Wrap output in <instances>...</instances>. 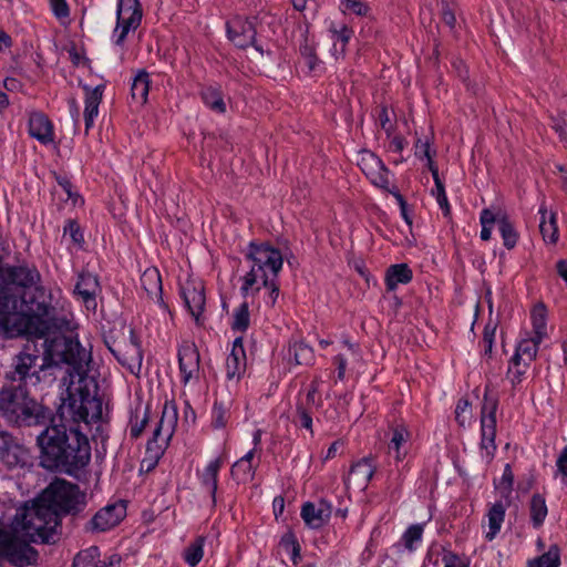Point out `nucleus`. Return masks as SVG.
<instances>
[{"label": "nucleus", "instance_id": "nucleus-46", "mask_svg": "<svg viewBox=\"0 0 567 567\" xmlns=\"http://www.w3.org/2000/svg\"><path fill=\"white\" fill-rule=\"evenodd\" d=\"M279 545L290 553L291 561L297 566L301 559V546L292 532H287L280 538Z\"/></svg>", "mask_w": 567, "mask_h": 567}, {"label": "nucleus", "instance_id": "nucleus-3", "mask_svg": "<svg viewBox=\"0 0 567 567\" xmlns=\"http://www.w3.org/2000/svg\"><path fill=\"white\" fill-rule=\"evenodd\" d=\"M0 416L12 426H44L51 420V410L33 398L28 386L3 383L0 389Z\"/></svg>", "mask_w": 567, "mask_h": 567}, {"label": "nucleus", "instance_id": "nucleus-35", "mask_svg": "<svg viewBox=\"0 0 567 567\" xmlns=\"http://www.w3.org/2000/svg\"><path fill=\"white\" fill-rule=\"evenodd\" d=\"M548 514L545 497L540 494H534L529 502L530 522L534 528H539Z\"/></svg>", "mask_w": 567, "mask_h": 567}, {"label": "nucleus", "instance_id": "nucleus-42", "mask_svg": "<svg viewBox=\"0 0 567 567\" xmlns=\"http://www.w3.org/2000/svg\"><path fill=\"white\" fill-rule=\"evenodd\" d=\"M204 545L205 538L198 536L185 548L183 558L188 566L195 567L199 564L204 556Z\"/></svg>", "mask_w": 567, "mask_h": 567}, {"label": "nucleus", "instance_id": "nucleus-36", "mask_svg": "<svg viewBox=\"0 0 567 567\" xmlns=\"http://www.w3.org/2000/svg\"><path fill=\"white\" fill-rule=\"evenodd\" d=\"M150 91V74L145 70H141L135 75L132 86L131 93L132 97L143 104L147 101Z\"/></svg>", "mask_w": 567, "mask_h": 567}, {"label": "nucleus", "instance_id": "nucleus-5", "mask_svg": "<svg viewBox=\"0 0 567 567\" xmlns=\"http://www.w3.org/2000/svg\"><path fill=\"white\" fill-rule=\"evenodd\" d=\"M17 525L31 542L49 544L55 542L60 518L54 509L39 498L18 514Z\"/></svg>", "mask_w": 567, "mask_h": 567}, {"label": "nucleus", "instance_id": "nucleus-8", "mask_svg": "<svg viewBox=\"0 0 567 567\" xmlns=\"http://www.w3.org/2000/svg\"><path fill=\"white\" fill-rule=\"evenodd\" d=\"M498 409V398L492 395L486 390L483 396L481 408V442L480 449L482 457L489 463L496 453L497 445L495 443L496 437V412Z\"/></svg>", "mask_w": 567, "mask_h": 567}, {"label": "nucleus", "instance_id": "nucleus-9", "mask_svg": "<svg viewBox=\"0 0 567 567\" xmlns=\"http://www.w3.org/2000/svg\"><path fill=\"white\" fill-rule=\"evenodd\" d=\"M0 559L14 567H27L37 563L38 551L12 532L0 527Z\"/></svg>", "mask_w": 567, "mask_h": 567}, {"label": "nucleus", "instance_id": "nucleus-34", "mask_svg": "<svg viewBox=\"0 0 567 567\" xmlns=\"http://www.w3.org/2000/svg\"><path fill=\"white\" fill-rule=\"evenodd\" d=\"M430 172L432 174V177H433L434 184H435L434 189H432V195L435 196L436 202L443 212V215L445 217H449L451 215V206L449 204L444 184L440 178L437 166L431 164Z\"/></svg>", "mask_w": 567, "mask_h": 567}, {"label": "nucleus", "instance_id": "nucleus-31", "mask_svg": "<svg viewBox=\"0 0 567 567\" xmlns=\"http://www.w3.org/2000/svg\"><path fill=\"white\" fill-rule=\"evenodd\" d=\"M221 467L220 458L210 461L199 475L200 484L212 497L213 503H216V492L218 484V473Z\"/></svg>", "mask_w": 567, "mask_h": 567}, {"label": "nucleus", "instance_id": "nucleus-43", "mask_svg": "<svg viewBox=\"0 0 567 567\" xmlns=\"http://www.w3.org/2000/svg\"><path fill=\"white\" fill-rule=\"evenodd\" d=\"M148 410L144 409L142 413L141 406H137L131 412L130 416V436L132 439H138L143 433L146 424L148 423Z\"/></svg>", "mask_w": 567, "mask_h": 567}, {"label": "nucleus", "instance_id": "nucleus-60", "mask_svg": "<svg viewBox=\"0 0 567 567\" xmlns=\"http://www.w3.org/2000/svg\"><path fill=\"white\" fill-rule=\"evenodd\" d=\"M212 424L215 429H221L227 424V412L221 404H214Z\"/></svg>", "mask_w": 567, "mask_h": 567}, {"label": "nucleus", "instance_id": "nucleus-55", "mask_svg": "<svg viewBox=\"0 0 567 567\" xmlns=\"http://www.w3.org/2000/svg\"><path fill=\"white\" fill-rule=\"evenodd\" d=\"M341 6L344 12L354 13L359 17L367 16L370 10L369 7L360 0H342Z\"/></svg>", "mask_w": 567, "mask_h": 567}, {"label": "nucleus", "instance_id": "nucleus-48", "mask_svg": "<svg viewBox=\"0 0 567 567\" xmlns=\"http://www.w3.org/2000/svg\"><path fill=\"white\" fill-rule=\"evenodd\" d=\"M497 221V214L491 208H484L480 215V223L482 225L481 239L487 241L492 237L494 224Z\"/></svg>", "mask_w": 567, "mask_h": 567}, {"label": "nucleus", "instance_id": "nucleus-12", "mask_svg": "<svg viewBox=\"0 0 567 567\" xmlns=\"http://www.w3.org/2000/svg\"><path fill=\"white\" fill-rule=\"evenodd\" d=\"M228 39L239 49H247L254 47L258 52L262 53L264 50L256 41V25L255 18H244L236 16L226 23Z\"/></svg>", "mask_w": 567, "mask_h": 567}, {"label": "nucleus", "instance_id": "nucleus-47", "mask_svg": "<svg viewBox=\"0 0 567 567\" xmlns=\"http://www.w3.org/2000/svg\"><path fill=\"white\" fill-rule=\"evenodd\" d=\"M250 324V315L247 302L239 305L233 313L231 329L234 331L245 332Z\"/></svg>", "mask_w": 567, "mask_h": 567}, {"label": "nucleus", "instance_id": "nucleus-18", "mask_svg": "<svg viewBox=\"0 0 567 567\" xmlns=\"http://www.w3.org/2000/svg\"><path fill=\"white\" fill-rule=\"evenodd\" d=\"M105 343L118 363L123 367H126L131 372H134L135 368L137 370L141 369L143 354L140 340L133 329L130 330V343L126 346V350L124 352L114 344H111L109 341H105Z\"/></svg>", "mask_w": 567, "mask_h": 567}, {"label": "nucleus", "instance_id": "nucleus-45", "mask_svg": "<svg viewBox=\"0 0 567 567\" xmlns=\"http://www.w3.org/2000/svg\"><path fill=\"white\" fill-rule=\"evenodd\" d=\"M423 532V524H413L403 533L401 542L409 551L416 549V545L422 542Z\"/></svg>", "mask_w": 567, "mask_h": 567}, {"label": "nucleus", "instance_id": "nucleus-21", "mask_svg": "<svg viewBox=\"0 0 567 567\" xmlns=\"http://www.w3.org/2000/svg\"><path fill=\"white\" fill-rule=\"evenodd\" d=\"M178 365L184 384L199 379L200 355L194 343H185L179 348Z\"/></svg>", "mask_w": 567, "mask_h": 567}, {"label": "nucleus", "instance_id": "nucleus-23", "mask_svg": "<svg viewBox=\"0 0 567 567\" xmlns=\"http://www.w3.org/2000/svg\"><path fill=\"white\" fill-rule=\"evenodd\" d=\"M331 513V505L322 499L318 505L311 502L305 503L301 507L300 515L308 527L319 529L329 522Z\"/></svg>", "mask_w": 567, "mask_h": 567}, {"label": "nucleus", "instance_id": "nucleus-17", "mask_svg": "<svg viewBox=\"0 0 567 567\" xmlns=\"http://www.w3.org/2000/svg\"><path fill=\"white\" fill-rule=\"evenodd\" d=\"M126 515V507L122 503L110 504L101 508L86 523L89 532H106L117 526Z\"/></svg>", "mask_w": 567, "mask_h": 567}, {"label": "nucleus", "instance_id": "nucleus-24", "mask_svg": "<svg viewBox=\"0 0 567 567\" xmlns=\"http://www.w3.org/2000/svg\"><path fill=\"white\" fill-rule=\"evenodd\" d=\"M121 563L118 555H111L106 559H101L99 547L91 546L76 554L72 567H112Z\"/></svg>", "mask_w": 567, "mask_h": 567}, {"label": "nucleus", "instance_id": "nucleus-61", "mask_svg": "<svg viewBox=\"0 0 567 567\" xmlns=\"http://www.w3.org/2000/svg\"><path fill=\"white\" fill-rule=\"evenodd\" d=\"M49 2L56 19L65 20L70 17V8L65 0H49Z\"/></svg>", "mask_w": 567, "mask_h": 567}, {"label": "nucleus", "instance_id": "nucleus-13", "mask_svg": "<svg viewBox=\"0 0 567 567\" xmlns=\"http://www.w3.org/2000/svg\"><path fill=\"white\" fill-rule=\"evenodd\" d=\"M29 451L10 432L0 430V465L12 471L27 465Z\"/></svg>", "mask_w": 567, "mask_h": 567}, {"label": "nucleus", "instance_id": "nucleus-26", "mask_svg": "<svg viewBox=\"0 0 567 567\" xmlns=\"http://www.w3.org/2000/svg\"><path fill=\"white\" fill-rule=\"evenodd\" d=\"M104 89L105 86L102 84L93 89L87 85L83 86L85 92L84 122L86 134L93 127L94 121L99 114V106L103 97Z\"/></svg>", "mask_w": 567, "mask_h": 567}, {"label": "nucleus", "instance_id": "nucleus-52", "mask_svg": "<svg viewBox=\"0 0 567 567\" xmlns=\"http://www.w3.org/2000/svg\"><path fill=\"white\" fill-rule=\"evenodd\" d=\"M296 414L300 426L310 431L313 435L311 410H308L302 403H297Z\"/></svg>", "mask_w": 567, "mask_h": 567}, {"label": "nucleus", "instance_id": "nucleus-62", "mask_svg": "<svg viewBox=\"0 0 567 567\" xmlns=\"http://www.w3.org/2000/svg\"><path fill=\"white\" fill-rule=\"evenodd\" d=\"M378 123L380 127L386 133V135L390 136L393 131V125L391 123L389 111L385 105H381L378 109Z\"/></svg>", "mask_w": 567, "mask_h": 567}, {"label": "nucleus", "instance_id": "nucleus-32", "mask_svg": "<svg viewBox=\"0 0 567 567\" xmlns=\"http://www.w3.org/2000/svg\"><path fill=\"white\" fill-rule=\"evenodd\" d=\"M538 213L540 214L539 230L544 240L549 244H556L558 240L556 215L548 213L545 205L539 207Z\"/></svg>", "mask_w": 567, "mask_h": 567}, {"label": "nucleus", "instance_id": "nucleus-29", "mask_svg": "<svg viewBox=\"0 0 567 567\" xmlns=\"http://www.w3.org/2000/svg\"><path fill=\"white\" fill-rule=\"evenodd\" d=\"M254 456L255 449L248 451L231 466V476L238 483L246 484L254 480L256 471V466L252 464Z\"/></svg>", "mask_w": 567, "mask_h": 567}, {"label": "nucleus", "instance_id": "nucleus-7", "mask_svg": "<svg viewBox=\"0 0 567 567\" xmlns=\"http://www.w3.org/2000/svg\"><path fill=\"white\" fill-rule=\"evenodd\" d=\"M48 506L55 511L59 518L62 515H76L86 506V495L79 486L64 480H55L40 497Z\"/></svg>", "mask_w": 567, "mask_h": 567}, {"label": "nucleus", "instance_id": "nucleus-51", "mask_svg": "<svg viewBox=\"0 0 567 567\" xmlns=\"http://www.w3.org/2000/svg\"><path fill=\"white\" fill-rule=\"evenodd\" d=\"M470 416L471 403L467 399L462 398L457 401L455 408V420L460 426L465 427Z\"/></svg>", "mask_w": 567, "mask_h": 567}, {"label": "nucleus", "instance_id": "nucleus-41", "mask_svg": "<svg viewBox=\"0 0 567 567\" xmlns=\"http://www.w3.org/2000/svg\"><path fill=\"white\" fill-rule=\"evenodd\" d=\"M288 358L296 364H309L313 359V351L305 342L293 341L289 344Z\"/></svg>", "mask_w": 567, "mask_h": 567}, {"label": "nucleus", "instance_id": "nucleus-50", "mask_svg": "<svg viewBox=\"0 0 567 567\" xmlns=\"http://www.w3.org/2000/svg\"><path fill=\"white\" fill-rule=\"evenodd\" d=\"M320 382L321 381L319 379H313L309 384L306 401L301 402L305 406H307L308 410H311L313 406L320 408L322 404L321 398L319 395Z\"/></svg>", "mask_w": 567, "mask_h": 567}, {"label": "nucleus", "instance_id": "nucleus-28", "mask_svg": "<svg viewBox=\"0 0 567 567\" xmlns=\"http://www.w3.org/2000/svg\"><path fill=\"white\" fill-rule=\"evenodd\" d=\"M141 285L151 299L165 307L163 301L162 277L156 268H147L141 276Z\"/></svg>", "mask_w": 567, "mask_h": 567}, {"label": "nucleus", "instance_id": "nucleus-54", "mask_svg": "<svg viewBox=\"0 0 567 567\" xmlns=\"http://www.w3.org/2000/svg\"><path fill=\"white\" fill-rule=\"evenodd\" d=\"M276 279L277 278H266V279L259 280L260 285L257 284L255 286L257 291L260 290L261 286L270 289L269 295H268V300L266 301L270 306H274L276 303L277 298L279 296V286L277 284Z\"/></svg>", "mask_w": 567, "mask_h": 567}, {"label": "nucleus", "instance_id": "nucleus-16", "mask_svg": "<svg viewBox=\"0 0 567 567\" xmlns=\"http://www.w3.org/2000/svg\"><path fill=\"white\" fill-rule=\"evenodd\" d=\"M177 420L176 406L166 402L163 406L161 420L153 431V436L147 441L148 451H152L154 445L162 449L168 443L174 433Z\"/></svg>", "mask_w": 567, "mask_h": 567}, {"label": "nucleus", "instance_id": "nucleus-25", "mask_svg": "<svg viewBox=\"0 0 567 567\" xmlns=\"http://www.w3.org/2000/svg\"><path fill=\"white\" fill-rule=\"evenodd\" d=\"M377 471L374 457L364 456L350 467L346 484L353 482L358 487L365 488Z\"/></svg>", "mask_w": 567, "mask_h": 567}, {"label": "nucleus", "instance_id": "nucleus-57", "mask_svg": "<svg viewBox=\"0 0 567 567\" xmlns=\"http://www.w3.org/2000/svg\"><path fill=\"white\" fill-rule=\"evenodd\" d=\"M329 31L332 33V39L334 41H340L343 45H346L353 31L347 27V24H341V25H336V24H331Z\"/></svg>", "mask_w": 567, "mask_h": 567}, {"label": "nucleus", "instance_id": "nucleus-10", "mask_svg": "<svg viewBox=\"0 0 567 567\" xmlns=\"http://www.w3.org/2000/svg\"><path fill=\"white\" fill-rule=\"evenodd\" d=\"M39 355L29 353L25 350L19 352L12 359L11 369L4 373L3 383H16L27 386L28 382L37 384L40 382V371L45 364L38 367Z\"/></svg>", "mask_w": 567, "mask_h": 567}, {"label": "nucleus", "instance_id": "nucleus-53", "mask_svg": "<svg viewBox=\"0 0 567 567\" xmlns=\"http://www.w3.org/2000/svg\"><path fill=\"white\" fill-rule=\"evenodd\" d=\"M64 235L69 234L72 241L79 246L84 244V236L80 225L74 219H68L64 226Z\"/></svg>", "mask_w": 567, "mask_h": 567}, {"label": "nucleus", "instance_id": "nucleus-37", "mask_svg": "<svg viewBox=\"0 0 567 567\" xmlns=\"http://www.w3.org/2000/svg\"><path fill=\"white\" fill-rule=\"evenodd\" d=\"M496 223L498 224V229L503 238V245L507 249H513L516 246L519 237L518 233L514 228V225L505 214H497Z\"/></svg>", "mask_w": 567, "mask_h": 567}, {"label": "nucleus", "instance_id": "nucleus-33", "mask_svg": "<svg viewBox=\"0 0 567 567\" xmlns=\"http://www.w3.org/2000/svg\"><path fill=\"white\" fill-rule=\"evenodd\" d=\"M487 519L488 532L486 533L485 538L488 542H492L499 533L505 519V507L503 503L497 502L489 507L487 513Z\"/></svg>", "mask_w": 567, "mask_h": 567}, {"label": "nucleus", "instance_id": "nucleus-30", "mask_svg": "<svg viewBox=\"0 0 567 567\" xmlns=\"http://www.w3.org/2000/svg\"><path fill=\"white\" fill-rule=\"evenodd\" d=\"M413 278V272L406 264L391 265L385 271V286L393 291L399 285H406Z\"/></svg>", "mask_w": 567, "mask_h": 567}, {"label": "nucleus", "instance_id": "nucleus-56", "mask_svg": "<svg viewBox=\"0 0 567 567\" xmlns=\"http://www.w3.org/2000/svg\"><path fill=\"white\" fill-rule=\"evenodd\" d=\"M546 309L543 305L536 306L532 313L533 331H546Z\"/></svg>", "mask_w": 567, "mask_h": 567}, {"label": "nucleus", "instance_id": "nucleus-15", "mask_svg": "<svg viewBox=\"0 0 567 567\" xmlns=\"http://www.w3.org/2000/svg\"><path fill=\"white\" fill-rule=\"evenodd\" d=\"M386 453L395 462H403L410 449L411 432L403 420L389 423Z\"/></svg>", "mask_w": 567, "mask_h": 567}, {"label": "nucleus", "instance_id": "nucleus-27", "mask_svg": "<svg viewBox=\"0 0 567 567\" xmlns=\"http://www.w3.org/2000/svg\"><path fill=\"white\" fill-rule=\"evenodd\" d=\"M29 134L44 145L52 143L54 133L49 117L41 112L32 113L29 118Z\"/></svg>", "mask_w": 567, "mask_h": 567}, {"label": "nucleus", "instance_id": "nucleus-4", "mask_svg": "<svg viewBox=\"0 0 567 567\" xmlns=\"http://www.w3.org/2000/svg\"><path fill=\"white\" fill-rule=\"evenodd\" d=\"M10 281L24 289L34 288V296L29 298L27 292L22 296L30 315L25 320V332L42 338L51 328L50 311L52 307L45 301V289L40 286L41 275L37 267L21 265L10 267L7 271Z\"/></svg>", "mask_w": 567, "mask_h": 567}, {"label": "nucleus", "instance_id": "nucleus-44", "mask_svg": "<svg viewBox=\"0 0 567 567\" xmlns=\"http://www.w3.org/2000/svg\"><path fill=\"white\" fill-rule=\"evenodd\" d=\"M299 51L305 65L308 68L309 73H317L321 71V61L316 54L315 47L310 44L307 39L300 45Z\"/></svg>", "mask_w": 567, "mask_h": 567}, {"label": "nucleus", "instance_id": "nucleus-19", "mask_svg": "<svg viewBox=\"0 0 567 567\" xmlns=\"http://www.w3.org/2000/svg\"><path fill=\"white\" fill-rule=\"evenodd\" d=\"M100 292L101 285L96 275L89 271H82L79 274L78 281L74 287V293L83 301L87 310H96V297Z\"/></svg>", "mask_w": 567, "mask_h": 567}, {"label": "nucleus", "instance_id": "nucleus-2", "mask_svg": "<svg viewBox=\"0 0 567 567\" xmlns=\"http://www.w3.org/2000/svg\"><path fill=\"white\" fill-rule=\"evenodd\" d=\"M101 420L102 417L85 422L62 417L60 406L58 417L51 416L50 425H47L37 437L40 465L49 471L78 476L91 461L90 441L82 432L81 424L87 427Z\"/></svg>", "mask_w": 567, "mask_h": 567}, {"label": "nucleus", "instance_id": "nucleus-49", "mask_svg": "<svg viewBox=\"0 0 567 567\" xmlns=\"http://www.w3.org/2000/svg\"><path fill=\"white\" fill-rule=\"evenodd\" d=\"M528 367V362H518V364L509 362L506 379L511 382L513 388L523 381V377L526 374Z\"/></svg>", "mask_w": 567, "mask_h": 567}, {"label": "nucleus", "instance_id": "nucleus-58", "mask_svg": "<svg viewBox=\"0 0 567 567\" xmlns=\"http://www.w3.org/2000/svg\"><path fill=\"white\" fill-rule=\"evenodd\" d=\"M550 125L561 140L567 138V114L566 113H559L556 116H551Z\"/></svg>", "mask_w": 567, "mask_h": 567}, {"label": "nucleus", "instance_id": "nucleus-11", "mask_svg": "<svg viewBox=\"0 0 567 567\" xmlns=\"http://www.w3.org/2000/svg\"><path fill=\"white\" fill-rule=\"evenodd\" d=\"M143 10L138 0H118L114 43L122 45L130 31H135L142 22Z\"/></svg>", "mask_w": 567, "mask_h": 567}, {"label": "nucleus", "instance_id": "nucleus-14", "mask_svg": "<svg viewBox=\"0 0 567 567\" xmlns=\"http://www.w3.org/2000/svg\"><path fill=\"white\" fill-rule=\"evenodd\" d=\"M181 295L196 324H204V311L206 305L204 284L199 280H188L182 286Z\"/></svg>", "mask_w": 567, "mask_h": 567}, {"label": "nucleus", "instance_id": "nucleus-38", "mask_svg": "<svg viewBox=\"0 0 567 567\" xmlns=\"http://www.w3.org/2000/svg\"><path fill=\"white\" fill-rule=\"evenodd\" d=\"M560 566V549L558 545L553 544L548 550L543 555L529 559L527 567H559Z\"/></svg>", "mask_w": 567, "mask_h": 567}, {"label": "nucleus", "instance_id": "nucleus-63", "mask_svg": "<svg viewBox=\"0 0 567 567\" xmlns=\"http://www.w3.org/2000/svg\"><path fill=\"white\" fill-rule=\"evenodd\" d=\"M514 474L509 464H506L501 478V487L509 494L513 491Z\"/></svg>", "mask_w": 567, "mask_h": 567}, {"label": "nucleus", "instance_id": "nucleus-22", "mask_svg": "<svg viewBox=\"0 0 567 567\" xmlns=\"http://www.w3.org/2000/svg\"><path fill=\"white\" fill-rule=\"evenodd\" d=\"M247 358L243 337H237L233 342L230 353L226 358V378L228 381L238 382L246 372Z\"/></svg>", "mask_w": 567, "mask_h": 567}, {"label": "nucleus", "instance_id": "nucleus-59", "mask_svg": "<svg viewBox=\"0 0 567 567\" xmlns=\"http://www.w3.org/2000/svg\"><path fill=\"white\" fill-rule=\"evenodd\" d=\"M415 156L420 159L425 158L426 159V166L430 169V165H435L432 155H431V147L430 143L427 141L423 142L422 140H417L415 143Z\"/></svg>", "mask_w": 567, "mask_h": 567}, {"label": "nucleus", "instance_id": "nucleus-20", "mask_svg": "<svg viewBox=\"0 0 567 567\" xmlns=\"http://www.w3.org/2000/svg\"><path fill=\"white\" fill-rule=\"evenodd\" d=\"M363 174L378 187L386 188L389 185V169L384 163L372 152L364 151L358 163Z\"/></svg>", "mask_w": 567, "mask_h": 567}, {"label": "nucleus", "instance_id": "nucleus-6", "mask_svg": "<svg viewBox=\"0 0 567 567\" xmlns=\"http://www.w3.org/2000/svg\"><path fill=\"white\" fill-rule=\"evenodd\" d=\"M246 257L251 261V268L243 278L240 290L245 296L259 280L277 278L284 264L280 250L268 243H250Z\"/></svg>", "mask_w": 567, "mask_h": 567}, {"label": "nucleus", "instance_id": "nucleus-39", "mask_svg": "<svg viewBox=\"0 0 567 567\" xmlns=\"http://www.w3.org/2000/svg\"><path fill=\"white\" fill-rule=\"evenodd\" d=\"M538 350L533 340L523 339L518 342L514 355L511 358V363L518 364V362H528L530 364L537 358Z\"/></svg>", "mask_w": 567, "mask_h": 567}, {"label": "nucleus", "instance_id": "nucleus-40", "mask_svg": "<svg viewBox=\"0 0 567 567\" xmlns=\"http://www.w3.org/2000/svg\"><path fill=\"white\" fill-rule=\"evenodd\" d=\"M202 100L212 111L223 114L226 112V104L221 92L214 86H207L202 90Z\"/></svg>", "mask_w": 567, "mask_h": 567}, {"label": "nucleus", "instance_id": "nucleus-64", "mask_svg": "<svg viewBox=\"0 0 567 567\" xmlns=\"http://www.w3.org/2000/svg\"><path fill=\"white\" fill-rule=\"evenodd\" d=\"M557 471L567 477V446L560 452L556 461Z\"/></svg>", "mask_w": 567, "mask_h": 567}, {"label": "nucleus", "instance_id": "nucleus-1", "mask_svg": "<svg viewBox=\"0 0 567 567\" xmlns=\"http://www.w3.org/2000/svg\"><path fill=\"white\" fill-rule=\"evenodd\" d=\"M44 362L47 365L65 363L72 368L78 380L68 386V396L61 404L62 417L83 420L85 422L101 419L103 402L99 396V384L89 375L91 354L78 339L55 334L44 340Z\"/></svg>", "mask_w": 567, "mask_h": 567}]
</instances>
